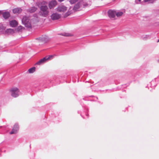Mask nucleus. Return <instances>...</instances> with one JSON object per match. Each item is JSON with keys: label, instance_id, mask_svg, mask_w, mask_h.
<instances>
[{"label": "nucleus", "instance_id": "obj_1", "mask_svg": "<svg viewBox=\"0 0 159 159\" xmlns=\"http://www.w3.org/2000/svg\"><path fill=\"white\" fill-rule=\"evenodd\" d=\"M39 14L40 16L44 17H47L49 14L48 7L46 5H43L40 7Z\"/></svg>", "mask_w": 159, "mask_h": 159}, {"label": "nucleus", "instance_id": "obj_2", "mask_svg": "<svg viewBox=\"0 0 159 159\" xmlns=\"http://www.w3.org/2000/svg\"><path fill=\"white\" fill-rule=\"evenodd\" d=\"M22 23L25 25V27L28 28L32 27V24L35 22H33V20H30L29 17L26 16H24L22 20Z\"/></svg>", "mask_w": 159, "mask_h": 159}, {"label": "nucleus", "instance_id": "obj_3", "mask_svg": "<svg viewBox=\"0 0 159 159\" xmlns=\"http://www.w3.org/2000/svg\"><path fill=\"white\" fill-rule=\"evenodd\" d=\"M10 92L11 96L14 98L17 97L19 95V90L17 88H11L10 89Z\"/></svg>", "mask_w": 159, "mask_h": 159}, {"label": "nucleus", "instance_id": "obj_4", "mask_svg": "<svg viewBox=\"0 0 159 159\" xmlns=\"http://www.w3.org/2000/svg\"><path fill=\"white\" fill-rule=\"evenodd\" d=\"M53 57V56L52 55L47 56L39 60L36 63V64L40 65L44 63L47 61L50 60L51 58H52Z\"/></svg>", "mask_w": 159, "mask_h": 159}, {"label": "nucleus", "instance_id": "obj_5", "mask_svg": "<svg viewBox=\"0 0 159 159\" xmlns=\"http://www.w3.org/2000/svg\"><path fill=\"white\" fill-rule=\"evenodd\" d=\"M67 7L66 6L63 5H61L59 6L56 8V10L58 12L63 13L67 11Z\"/></svg>", "mask_w": 159, "mask_h": 159}, {"label": "nucleus", "instance_id": "obj_6", "mask_svg": "<svg viewBox=\"0 0 159 159\" xmlns=\"http://www.w3.org/2000/svg\"><path fill=\"white\" fill-rule=\"evenodd\" d=\"M50 17L52 20H56L61 18V15L57 13H54L50 16Z\"/></svg>", "mask_w": 159, "mask_h": 159}, {"label": "nucleus", "instance_id": "obj_7", "mask_svg": "<svg viewBox=\"0 0 159 159\" xmlns=\"http://www.w3.org/2000/svg\"><path fill=\"white\" fill-rule=\"evenodd\" d=\"M57 4V2L55 0H52L49 2L48 7L50 9L54 7Z\"/></svg>", "mask_w": 159, "mask_h": 159}, {"label": "nucleus", "instance_id": "obj_8", "mask_svg": "<svg viewBox=\"0 0 159 159\" xmlns=\"http://www.w3.org/2000/svg\"><path fill=\"white\" fill-rule=\"evenodd\" d=\"M108 16L110 18H114L116 14V11L109 10L108 12Z\"/></svg>", "mask_w": 159, "mask_h": 159}, {"label": "nucleus", "instance_id": "obj_9", "mask_svg": "<svg viewBox=\"0 0 159 159\" xmlns=\"http://www.w3.org/2000/svg\"><path fill=\"white\" fill-rule=\"evenodd\" d=\"M18 129V125L15 124L14 125L12 131L10 133V134H14L16 133Z\"/></svg>", "mask_w": 159, "mask_h": 159}, {"label": "nucleus", "instance_id": "obj_10", "mask_svg": "<svg viewBox=\"0 0 159 159\" xmlns=\"http://www.w3.org/2000/svg\"><path fill=\"white\" fill-rule=\"evenodd\" d=\"M18 24V22L15 20H13L10 21V25L12 27H16Z\"/></svg>", "mask_w": 159, "mask_h": 159}, {"label": "nucleus", "instance_id": "obj_11", "mask_svg": "<svg viewBox=\"0 0 159 159\" xmlns=\"http://www.w3.org/2000/svg\"><path fill=\"white\" fill-rule=\"evenodd\" d=\"M82 2H80L77 3L75 6L74 7V8L73 9V10L74 11H76L79 8L80 6V5L82 3Z\"/></svg>", "mask_w": 159, "mask_h": 159}, {"label": "nucleus", "instance_id": "obj_12", "mask_svg": "<svg viewBox=\"0 0 159 159\" xmlns=\"http://www.w3.org/2000/svg\"><path fill=\"white\" fill-rule=\"evenodd\" d=\"M22 9L20 8H16L13 10V12L14 14H18L20 13Z\"/></svg>", "mask_w": 159, "mask_h": 159}, {"label": "nucleus", "instance_id": "obj_13", "mask_svg": "<svg viewBox=\"0 0 159 159\" xmlns=\"http://www.w3.org/2000/svg\"><path fill=\"white\" fill-rule=\"evenodd\" d=\"M2 16L4 19H7L10 17V14L9 12H6L2 13Z\"/></svg>", "mask_w": 159, "mask_h": 159}, {"label": "nucleus", "instance_id": "obj_14", "mask_svg": "<svg viewBox=\"0 0 159 159\" xmlns=\"http://www.w3.org/2000/svg\"><path fill=\"white\" fill-rule=\"evenodd\" d=\"M60 35H62L65 36H72L73 35L71 33L64 32L63 33H61L60 34Z\"/></svg>", "mask_w": 159, "mask_h": 159}, {"label": "nucleus", "instance_id": "obj_15", "mask_svg": "<svg viewBox=\"0 0 159 159\" xmlns=\"http://www.w3.org/2000/svg\"><path fill=\"white\" fill-rule=\"evenodd\" d=\"M41 41L44 43H46L49 40V38L47 36H44L41 38Z\"/></svg>", "mask_w": 159, "mask_h": 159}, {"label": "nucleus", "instance_id": "obj_16", "mask_svg": "<svg viewBox=\"0 0 159 159\" xmlns=\"http://www.w3.org/2000/svg\"><path fill=\"white\" fill-rule=\"evenodd\" d=\"M14 33L13 30L11 29H7L5 31V33L7 34H12Z\"/></svg>", "mask_w": 159, "mask_h": 159}, {"label": "nucleus", "instance_id": "obj_17", "mask_svg": "<svg viewBox=\"0 0 159 159\" xmlns=\"http://www.w3.org/2000/svg\"><path fill=\"white\" fill-rule=\"evenodd\" d=\"M37 9L36 7H33L30 8L29 9V11L30 13H33Z\"/></svg>", "mask_w": 159, "mask_h": 159}, {"label": "nucleus", "instance_id": "obj_18", "mask_svg": "<svg viewBox=\"0 0 159 159\" xmlns=\"http://www.w3.org/2000/svg\"><path fill=\"white\" fill-rule=\"evenodd\" d=\"M73 13V11H72L71 10H69L68 11L66 12L65 14L64 15V16L65 17H66L69 15H70V14H71Z\"/></svg>", "mask_w": 159, "mask_h": 159}, {"label": "nucleus", "instance_id": "obj_19", "mask_svg": "<svg viewBox=\"0 0 159 159\" xmlns=\"http://www.w3.org/2000/svg\"><path fill=\"white\" fill-rule=\"evenodd\" d=\"M35 67H33L30 68L28 70V71L29 73H32L35 72Z\"/></svg>", "mask_w": 159, "mask_h": 159}, {"label": "nucleus", "instance_id": "obj_20", "mask_svg": "<svg viewBox=\"0 0 159 159\" xmlns=\"http://www.w3.org/2000/svg\"><path fill=\"white\" fill-rule=\"evenodd\" d=\"M123 14V12L121 11H116V16L118 17L121 16Z\"/></svg>", "mask_w": 159, "mask_h": 159}, {"label": "nucleus", "instance_id": "obj_21", "mask_svg": "<svg viewBox=\"0 0 159 159\" xmlns=\"http://www.w3.org/2000/svg\"><path fill=\"white\" fill-rule=\"evenodd\" d=\"M23 28H24L22 26H20L18 27L16 30L18 31H20Z\"/></svg>", "mask_w": 159, "mask_h": 159}, {"label": "nucleus", "instance_id": "obj_22", "mask_svg": "<svg viewBox=\"0 0 159 159\" xmlns=\"http://www.w3.org/2000/svg\"><path fill=\"white\" fill-rule=\"evenodd\" d=\"M144 2H150L151 3H153L154 2V0H144Z\"/></svg>", "mask_w": 159, "mask_h": 159}, {"label": "nucleus", "instance_id": "obj_23", "mask_svg": "<svg viewBox=\"0 0 159 159\" xmlns=\"http://www.w3.org/2000/svg\"><path fill=\"white\" fill-rule=\"evenodd\" d=\"M77 1V0H70V2L71 4H73L75 3Z\"/></svg>", "mask_w": 159, "mask_h": 159}, {"label": "nucleus", "instance_id": "obj_24", "mask_svg": "<svg viewBox=\"0 0 159 159\" xmlns=\"http://www.w3.org/2000/svg\"><path fill=\"white\" fill-rule=\"evenodd\" d=\"M64 0H58V1L60 2H62Z\"/></svg>", "mask_w": 159, "mask_h": 159}, {"label": "nucleus", "instance_id": "obj_25", "mask_svg": "<svg viewBox=\"0 0 159 159\" xmlns=\"http://www.w3.org/2000/svg\"><path fill=\"white\" fill-rule=\"evenodd\" d=\"M2 14V11H0V15Z\"/></svg>", "mask_w": 159, "mask_h": 159}, {"label": "nucleus", "instance_id": "obj_26", "mask_svg": "<svg viewBox=\"0 0 159 159\" xmlns=\"http://www.w3.org/2000/svg\"><path fill=\"white\" fill-rule=\"evenodd\" d=\"M157 42H159V39L158 40V41H157Z\"/></svg>", "mask_w": 159, "mask_h": 159}, {"label": "nucleus", "instance_id": "obj_27", "mask_svg": "<svg viewBox=\"0 0 159 159\" xmlns=\"http://www.w3.org/2000/svg\"><path fill=\"white\" fill-rule=\"evenodd\" d=\"M139 1H141V0H138Z\"/></svg>", "mask_w": 159, "mask_h": 159}]
</instances>
